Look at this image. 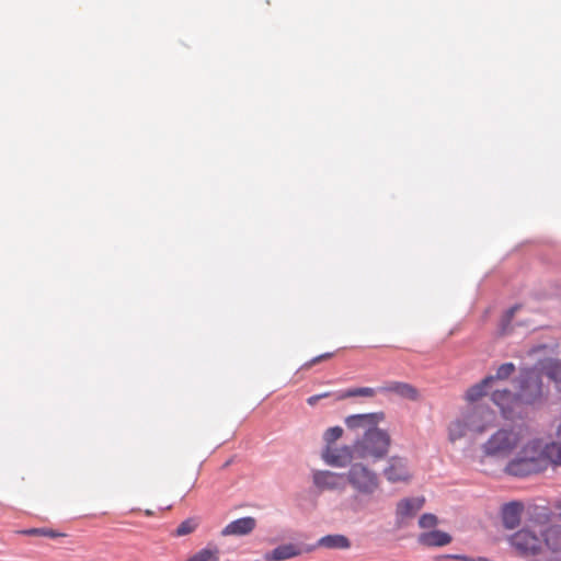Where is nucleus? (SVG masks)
<instances>
[{
  "mask_svg": "<svg viewBox=\"0 0 561 561\" xmlns=\"http://www.w3.org/2000/svg\"><path fill=\"white\" fill-rule=\"evenodd\" d=\"M557 436V442L545 443L548 465H561V424L558 427Z\"/></svg>",
  "mask_w": 561,
  "mask_h": 561,
  "instance_id": "obj_23",
  "label": "nucleus"
},
{
  "mask_svg": "<svg viewBox=\"0 0 561 561\" xmlns=\"http://www.w3.org/2000/svg\"><path fill=\"white\" fill-rule=\"evenodd\" d=\"M354 455H356L354 446H325L322 450L321 457L329 466L344 468L352 462Z\"/></svg>",
  "mask_w": 561,
  "mask_h": 561,
  "instance_id": "obj_10",
  "label": "nucleus"
},
{
  "mask_svg": "<svg viewBox=\"0 0 561 561\" xmlns=\"http://www.w3.org/2000/svg\"><path fill=\"white\" fill-rule=\"evenodd\" d=\"M514 371H515V365L513 363H505V364H502L496 369L495 375L490 376V377L494 378V382L496 380H506L513 375Z\"/></svg>",
  "mask_w": 561,
  "mask_h": 561,
  "instance_id": "obj_27",
  "label": "nucleus"
},
{
  "mask_svg": "<svg viewBox=\"0 0 561 561\" xmlns=\"http://www.w3.org/2000/svg\"><path fill=\"white\" fill-rule=\"evenodd\" d=\"M424 497H409L403 499L397 504V518L404 522L412 518L424 505Z\"/></svg>",
  "mask_w": 561,
  "mask_h": 561,
  "instance_id": "obj_15",
  "label": "nucleus"
},
{
  "mask_svg": "<svg viewBox=\"0 0 561 561\" xmlns=\"http://www.w3.org/2000/svg\"><path fill=\"white\" fill-rule=\"evenodd\" d=\"M523 508L524 506L519 502H511L503 506L502 520L506 528L513 529L519 525Z\"/></svg>",
  "mask_w": 561,
  "mask_h": 561,
  "instance_id": "obj_17",
  "label": "nucleus"
},
{
  "mask_svg": "<svg viewBox=\"0 0 561 561\" xmlns=\"http://www.w3.org/2000/svg\"><path fill=\"white\" fill-rule=\"evenodd\" d=\"M333 355H334V353H331V352H328V353H323V354H321V355H318V356H316V357L311 358L310 360L306 362V363L301 366V368H302V369H309V368H311L313 365L319 364V363H321L322 360H325V359H330V358H332V357H333Z\"/></svg>",
  "mask_w": 561,
  "mask_h": 561,
  "instance_id": "obj_31",
  "label": "nucleus"
},
{
  "mask_svg": "<svg viewBox=\"0 0 561 561\" xmlns=\"http://www.w3.org/2000/svg\"><path fill=\"white\" fill-rule=\"evenodd\" d=\"M145 514H146L147 516H152V515H153V512H152V511H150V510H147V511L145 512Z\"/></svg>",
  "mask_w": 561,
  "mask_h": 561,
  "instance_id": "obj_36",
  "label": "nucleus"
},
{
  "mask_svg": "<svg viewBox=\"0 0 561 561\" xmlns=\"http://www.w3.org/2000/svg\"><path fill=\"white\" fill-rule=\"evenodd\" d=\"M313 483L321 490L342 491L345 488V473L329 470L317 471L313 474Z\"/></svg>",
  "mask_w": 561,
  "mask_h": 561,
  "instance_id": "obj_12",
  "label": "nucleus"
},
{
  "mask_svg": "<svg viewBox=\"0 0 561 561\" xmlns=\"http://www.w3.org/2000/svg\"><path fill=\"white\" fill-rule=\"evenodd\" d=\"M343 435V428L341 426H333L328 428L323 434V439L327 446H332Z\"/></svg>",
  "mask_w": 561,
  "mask_h": 561,
  "instance_id": "obj_28",
  "label": "nucleus"
},
{
  "mask_svg": "<svg viewBox=\"0 0 561 561\" xmlns=\"http://www.w3.org/2000/svg\"><path fill=\"white\" fill-rule=\"evenodd\" d=\"M330 396H331L330 392H323V393L318 394V397H320V400L323 399V398H328Z\"/></svg>",
  "mask_w": 561,
  "mask_h": 561,
  "instance_id": "obj_35",
  "label": "nucleus"
},
{
  "mask_svg": "<svg viewBox=\"0 0 561 561\" xmlns=\"http://www.w3.org/2000/svg\"><path fill=\"white\" fill-rule=\"evenodd\" d=\"M318 546L327 549H348L351 541L344 535L334 534L321 537L318 540Z\"/></svg>",
  "mask_w": 561,
  "mask_h": 561,
  "instance_id": "obj_22",
  "label": "nucleus"
},
{
  "mask_svg": "<svg viewBox=\"0 0 561 561\" xmlns=\"http://www.w3.org/2000/svg\"><path fill=\"white\" fill-rule=\"evenodd\" d=\"M300 553L299 549L293 545H280L273 549L272 551L265 553V561H283L290 558H294Z\"/></svg>",
  "mask_w": 561,
  "mask_h": 561,
  "instance_id": "obj_19",
  "label": "nucleus"
},
{
  "mask_svg": "<svg viewBox=\"0 0 561 561\" xmlns=\"http://www.w3.org/2000/svg\"><path fill=\"white\" fill-rule=\"evenodd\" d=\"M538 531L545 542L543 561H561V525H549Z\"/></svg>",
  "mask_w": 561,
  "mask_h": 561,
  "instance_id": "obj_8",
  "label": "nucleus"
},
{
  "mask_svg": "<svg viewBox=\"0 0 561 561\" xmlns=\"http://www.w3.org/2000/svg\"><path fill=\"white\" fill-rule=\"evenodd\" d=\"M198 527V522L195 518H187L183 520L175 529V536L182 537L192 534Z\"/></svg>",
  "mask_w": 561,
  "mask_h": 561,
  "instance_id": "obj_26",
  "label": "nucleus"
},
{
  "mask_svg": "<svg viewBox=\"0 0 561 561\" xmlns=\"http://www.w3.org/2000/svg\"><path fill=\"white\" fill-rule=\"evenodd\" d=\"M545 442L540 438L528 440L504 467V472L516 478L539 473L548 468Z\"/></svg>",
  "mask_w": 561,
  "mask_h": 561,
  "instance_id": "obj_2",
  "label": "nucleus"
},
{
  "mask_svg": "<svg viewBox=\"0 0 561 561\" xmlns=\"http://www.w3.org/2000/svg\"><path fill=\"white\" fill-rule=\"evenodd\" d=\"M491 399L495 405H497L505 417H510L515 411L523 405L518 398V391L513 393L508 389H495Z\"/></svg>",
  "mask_w": 561,
  "mask_h": 561,
  "instance_id": "obj_11",
  "label": "nucleus"
},
{
  "mask_svg": "<svg viewBox=\"0 0 561 561\" xmlns=\"http://www.w3.org/2000/svg\"><path fill=\"white\" fill-rule=\"evenodd\" d=\"M256 527V519L251 516L241 517L227 524L220 531L222 537L247 536Z\"/></svg>",
  "mask_w": 561,
  "mask_h": 561,
  "instance_id": "obj_14",
  "label": "nucleus"
},
{
  "mask_svg": "<svg viewBox=\"0 0 561 561\" xmlns=\"http://www.w3.org/2000/svg\"><path fill=\"white\" fill-rule=\"evenodd\" d=\"M320 401V397L318 394L311 396L307 399V403L311 407L316 405Z\"/></svg>",
  "mask_w": 561,
  "mask_h": 561,
  "instance_id": "obj_34",
  "label": "nucleus"
},
{
  "mask_svg": "<svg viewBox=\"0 0 561 561\" xmlns=\"http://www.w3.org/2000/svg\"><path fill=\"white\" fill-rule=\"evenodd\" d=\"M391 438L389 434L378 427H370L366 430L364 436L356 440L354 450L358 458L367 459H381L390 448Z\"/></svg>",
  "mask_w": 561,
  "mask_h": 561,
  "instance_id": "obj_5",
  "label": "nucleus"
},
{
  "mask_svg": "<svg viewBox=\"0 0 561 561\" xmlns=\"http://www.w3.org/2000/svg\"><path fill=\"white\" fill-rule=\"evenodd\" d=\"M451 540V536L442 530L422 533L417 538V541L425 547H444L449 545Z\"/></svg>",
  "mask_w": 561,
  "mask_h": 561,
  "instance_id": "obj_18",
  "label": "nucleus"
},
{
  "mask_svg": "<svg viewBox=\"0 0 561 561\" xmlns=\"http://www.w3.org/2000/svg\"><path fill=\"white\" fill-rule=\"evenodd\" d=\"M219 548L209 542L205 548L195 552L186 561H219Z\"/></svg>",
  "mask_w": 561,
  "mask_h": 561,
  "instance_id": "obj_24",
  "label": "nucleus"
},
{
  "mask_svg": "<svg viewBox=\"0 0 561 561\" xmlns=\"http://www.w3.org/2000/svg\"><path fill=\"white\" fill-rule=\"evenodd\" d=\"M381 393H392L400 398L416 401L420 398L419 390L411 383L403 381H388L378 388Z\"/></svg>",
  "mask_w": 561,
  "mask_h": 561,
  "instance_id": "obj_13",
  "label": "nucleus"
},
{
  "mask_svg": "<svg viewBox=\"0 0 561 561\" xmlns=\"http://www.w3.org/2000/svg\"><path fill=\"white\" fill-rule=\"evenodd\" d=\"M529 436L525 424H513L495 431L481 446V462L486 457L505 459Z\"/></svg>",
  "mask_w": 561,
  "mask_h": 561,
  "instance_id": "obj_3",
  "label": "nucleus"
},
{
  "mask_svg": "<svg viewBox=\"0 0 561 561\" xmlns=\"http://www.w3.org/2000/svg\"><path fill=\"white\" fill-rule=\"evenodd\" d=\"M494 412L482 405H477L465 411L448 426V438L455 443L468 435H481L493 426Z\"/></svg>",
  "mask_w": 561,
  "mask_h": 561,
  "instance_id": "obj_4",
  "label": "nucleus"
},
{
  "mask_svg": "<svg viewBox=\"0 0 561 561\" xmlns=\"http://www.w3.org/2000/svg\"><path fill=\"white\" fill-rule=\"evenodd\" d=\"M378 389H374L370 387H359V388H352L343 392H339L336 394V400H344L346 398H353V397H367L373 398L376 396Z\"/></svg>",
  "mask_w": 561,
  "mask_h": 561,
  "instance_id": "obj_25",
  "label": "nucleus"
},
{
  "mask_svg": "<svg viewBox=\"0 0 561 561\" xmlns=\"http://www.w3.org/2000/svg\"><path fill=\"white\" fill-rule=\"evenodd\" d=\"M448 558L459 561H470V557L463 556V554H450Z\"/></svg>",
  "mask_w": 561,
  "mask_h": 561,
  "instance_id": "obj_33",
  "label": "nucleus"
},
{
  "mask_svg": "<svg viewBox=\"0 0 561 561\" xmlns=\"http://www.w3.org/2000/svg\"><path fill=\"white\" fill-rule=\"evenodd\" d=\"M229 465H230V461H227V462L224 465V467H227V466H229Z\"/></svg>",
  "mask_w": 561,
  "mask_h": 561,
  "instance_id": "obj_37",
  "label": "nucleus"
},
{
  "mask_svg": "<svg viewBox=\"0 0 561 561\" xmlns=\"http://www.w3.org/2000/svg\"><path fill=\"white\" fill-rule=\"evenodd\" d=\"M540 371V376L543 374L554 382H561V362L553 358H548L540 362L536 366Z\"/></svg>",
  "mask_w": 561,
  "mask_h": 561,
  "instance_id": "obj_21",
  "label": "nucleus"
},
{
  "mask_svg": "<svg viewBox=\"0 0 561 561\" xmlns=\"http://www.w3.org/2000/svg\"><path fill=\"white\" fill-rule=\"evenodd\" d=\"M438 523L437 517L433 514H423L419 519L421 528H432Z\"/></svg>",
  "mask_w": 561,
  "mask_h": 561,
  "instance_id": "obj_30",
  "label": "nucleus"
},
{
  "mask_svg": "<svg viewBox=\"0 0 561 561\" xmlns=\"http://www.w3.org/2000/svg\"><path fill=\"white\" fill-rule=\"evenodd\" d=\"M511 545L523 557L537 558L536 561H543L546 551L543 537L540 538L535 529L525 527L510 538Z\"/></svg>",
  "mask_w": 561,
  "mask_h": 561,
  "instance_id": "obj_7",
  "label": "nucleus"
},
{
  "mask_svg": "<svg viewBox=\"0 0 561 561\" xmlns=\"http://www.w3.org/2000/svg\"><path fill=\"white\" fill-rule=\"evenodd\" d=\"M382 472L387 481L390 483H407L412 479L408 460L399 456L389 458Z\"/></svg>",
  "mask_w": 561,
  "mask_h": 561,
  "instance_id": "obj_9",
  "label": "nucleus"
},
{
  "mask_svg": "<svg viewBox=\"0 0 561 561\" xmlns=\"http://www.w3.org/2000/svg\"><path fill=\"white\" fill-rule=\"evenodd\" d=\"M347 485L353 491V503L356 508H363L373 502L381 491L379 473L363 462H354L345 472Z\"/></svg>",
  "mask_w": 561,
  "mask_h": 561,
  "instance_id": "obj_1",
  "label": "nucleus"
},
{
  "mask_svg": "<svg viewBox=\"0 0 561 561\" xmlns=\"http://www.w3.org/2000/svg\"><path fill=\"white\" fill-rule=\"evenodd\" d=\"M385 417L382 412L379 413H366V414H354L345 419V424L348 428L359 427H376V425Z\"/></svg>",
  "mask_w": 561,
  "mask_h": 561,
  "instance_id": "obj_16",
  "label": "nucleus"
},
{
  "mask_svg": "<svg viewBox=\"0 0 561 561\" xmlns=\"http://www.w3.org/2000/svg\"><path fill=\"white\" fill-rule=\"evenodd\" d=\"M21 533L26 536H43V537H49V538H57V537L62 536L61 534H59L53 529H49V528H31V529L23 530Z\"/></svg>",
  "mask_w": 561,
  "mask_h": 561,
  "instance_id": "obj_29",
  "label": "nucleus"
},
{
  "mask_svg": "<svg viewBox=\"0 0 561 561\" xmlns=\"http://www.w3.org/2000/svg\"><path fill=\"white\" fill-rule=\"evenodd\" d=\"M517 309H518V307H517V306H515V307L511 308V309L506 312L505 318H504V321H505L507 324L510 323V321H511V320H512V318L514 317V313H515V311H516Z\"/></svg>",
  "mask_w": 561,
  "mask_h": 561,
  "instance_id": "obj_32",
  "label": "nucleus"
},
{
  "mask_svg": "<svg viewBox=\"0 0 561 561\" xmlns=\"http://www.w3.org/2000/svg\"><path fill=\"white\" fill-rule=\"evenodd\" d=\"M494 386V378L485 377L480 382L471 386L465 394V398L469 402L478 401L484 394H486L488 390L492 389Z\"/></svg>",
  "mask_w": 561,
  "mask_h": 561,
  "instance_id": "obj_20",
  "label": "nucleus"
},
{
  "mask_svg": "<svg viewBox=\"0 0 561 561\" xmlns=\"http://www.w3.org/2000/svg\"><path fill=\"white\" fill-rule=\"evenodd\" d=\"M516 382L522 404H535L542 399L543 386L537 367L520 369Z\"/></svg>",
  "mask_w": 561,
  "mask_h": 561,
  "instance_id": "obj_6",
  "label": "nucleus"
}]
</instances>
